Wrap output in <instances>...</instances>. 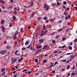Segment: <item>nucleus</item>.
<instances>
[{"label": "nucleus", "instance_id": "obj_25", "mask_svg": "<svg viewBox=\"0 0 77 77\" xmlns=\"http://www.w3.org/2000/svg\"><path fill=\"white\" fill-rule=\"evenodd\" d=\"M75 57L73 55H72L71 57H70V58H74Z\"/></svg>", "mask_w": 77, "mask_h": 77}, {"label": "nucleus", "instance_id": "obj_40", "mask_svg": "<svg viewBox=\"0 0 77 77\" xmlns=\"http://www.w3.org/2000/svg\"><path fill=\"white\" fill-rule=\"evenodd\" d=\"M66 3H67V2H66V1H64V2H63V4L64 5H66Z\"/></svg>", "mask_w": 77, "mask_h": 77}, {"label": "nucleus", "instance_id": "obj_9", "mask_svg": "<svg viewBox=\"0 0 77 77\" xmlns=\"http://www.w3.org/2000/svg\"><path fill=\"white\" fill-rule=\"evenodd\" d=\"M47 59H45L43 60V63H47Z\"/></svg>", "mask_w": 77, "mask_h": 77}, {"label": "nucleus", "instance_id": "obj_10", "mask_svg": "<svg viewBox=\"0 0 77 77\" xmlns=\"http://www.w3.org/2000/svg\"><path fill=\"white\" fill-rule=\"evenodd\" d=\"M48 47V45H46L42 48V49H46Z\"/></svg>", "mask_w": 77, "mask_h": 77}, {"label": "nucleus", "instance_id": "obj_48", "mask_svg": "<svg viewBox=\"0 0 77 77\" xmlns=\"http://www.w3.org/2000/svg\"><path fill=\"white\" fill-rule=\"evenodd\" d=\"M31 12V10H28V13H30Z\"/></svg>", "mask_w": 77, "mask_h": 77}, {"label": "nucleus", "instance_id": "obj_29", "mask_svg": "<svg viewBox=\"0 0 77 77\" xmlns=\"http://www.w3.org/2000/svg\"><path fill=\"white\" fill-rule=\"evenodd\" d=\"M17 33H18V31H17L16 32H15V33L14 35L13 36H16L17 35Z\"/></svg>", "mask_w": 77, "mask_h": 77}, {"label": "nucleus", "instance_id": "obj_63", "mask_svg": "<svg viewBox=\"0 0 77 77\" xmlns=\"http://www.w3.org/2000/svg\"><path fill=\"white\" fill-rule=\"evenodd\" d=\"M74 41L75 42H77V38L75 39Z\"/></svg>", "mask_w": 77, "mask_h": 77}, {"label": "nucleus", "instance_id": "obj_42", "mask_svg": "<svg viewBox=\"0 0 77 77\" xmlns=\"http://www.w3.org/2000/svg\"><path fill=\"white\" fill-rule=\"evenodd\" d=\"M17 8L16 7H15L14 8V11H17Z\"/></svg>", "mask_w": 77, "mask_h": 77}, {"label": "nucleus", "instance_id": "obj_23", "mask_svg": "<svg viewBox=\"0 0 77 77\" xmlns=\"http://www.w3.org/2000/svg\"><path fill=\"white\" fill-rule=\"evenodd\" d=\"M14 14H15V15H17V11H14Z\"/></svg>", "mask_w": 77, "mask_h": 77}, {"label": "nucleus", "instance_id": "obj_53", "mask_svg": "<svg viewBox=\"0 0 77 77\" xmlns=\"http://www.w3.org/2000/svg\"><path fill=\"white\" fill-rule=\"evenodd\" d=\"M55 40H53L52 41V42L53 43H55Z\"/></svg>", "mask_w": 77, "mask_h": 77}, {"label": "nucleus", "instance_id": "obj_5", "mask_svg": "<svg viewBox=\"0 0 77 77\" xmlns=\"http://www.w3.org/2000/svg\"><path fill=\"white\" fill-rule=\"evenodd\" d=\"M33 39H36V33H35L34 35H33Z\"/></svg>", "mask_w": 77, "mask_h": 77}, {"label": "nucleus", "instance_id": "obj_15", "mask_svg": "<svg viewBox=\"0 0 77 77\" xmlns=\"http://www.w3.org/2000/svg\"><path fill=\"white\" fill-rule=\"evenodd\" d=\"M6 48L8 49H9L10 48H11V47H10V46H9V45H8L6 46Z\"/></svg>", "mask_w": 77, "mask_h": 77}, {"label": "nucleus", "instance_id": "obj_46", "mask_svg": "<svg viewBox=\"0 0 77 77\" xmlns=\"http://www.w3.org/2000/svg\"><path fill=\"white\" fill-rule=\"evenodd\" d=\"M66 62V59L62 61V62H63V63L65 62Z\"/></svg>", "mask_w": 77, "mask_h": 77}, {"label": "nucleus", "instance_id": "obj_8", "mask_svg": "<svg viewBox=\"0 0 77 77\" xmlns=\"http://www.w3.org/2000/svg\"><path fill=\"white\" fill-rule=\"evenodd\" d=\"M44 41V40L43 39H40L39 41V42L41 43L42 42H43Z\"/></svg>", "mask_w": 77, "mask_h": 77}, {"label": "nucleus", "instance_id": "obj_20", "mask_svg": "<svg viewBox=\"0 0 77 77\" xmlns=\"http://www.w3.org/2000/svg\"><path fill=\"white\" fill-rule=\"evenodd\" d=\"M9 27H12V23L11 22H10L9 23Z\"/></svg>", "mask_w": 77, "mask_h": 77}, {"label": "nucleus", "instance_id": "obj_36", "mask_svg": "<svg viewBox=\"0 0 77 77\" xmlns=\"http://www.w3.org/2000/svg\"><path fill=\"white\" fill-rule=\"evenodd\" d=\"M44 32L43 33H41V36H43L44 35Z\"/></svg>", "mask_w": 77, "mask_h": 77}, {"label": "nucleus", "instance_id": "obj_43", "mask_svg": "<svg viewBox=\"0 0 77 77\" xmlns=\"http://www.w3.org/2000/svg\"><path fill=\"white\" fill-rule=\"evenodd\" d=\"M3 12H4V13H7V12H8V11L6 10H4Z\"/></svg>", "mask_w": 77, "mask_h": 77}, {"label": "nucleus", "instance_id": "obj_2", "mask_svg": "<svg viewBox=\"0 0 77 77\" xmlns=\"http://www.w3.org/2000/svg\"><path fill=\"white\" fill-rule=\"evenodd\" d=\"M49 6L48 5H47L45 3L44 4V8H46L45 10L46 11H48L49 9Z\"/></svg>", "mask_w": 77, "mask_h": 77}, {"label": "nucleus", "instance_id": "obj_51", "mask_svg": "<svg viewBox=\"0 0 77 77\" xmlns=\"http://www.w3.org/2000/svg\"><path fill=\"white\" fill-rule=\"evenodd\" d=\"M48 31L47 30L45 31L44 32V33L45 34V33H47V32Z\"/></svg>", "mask_w": 77, "mask_h": 77}, {"label": "nucleus", "instance_id": "obj_30", "mask_svg": "<svg viewBox=\"0 0 77 77\" xmlns=\"http://www.w3.org/2000/svg\"><path fill=\"white\" fill-rule=\"evenodd\" d=\"M17 36H14L13 38V39H17Z\"/></svg>", "mask_w": 77, "mask_h": 77}, {"label": "nucleus", "instance_id": "obj_35", "mask_svg": "<svg viewBox=\"0 0 77 77\" xmlns=\"http://www.w3.org/2000/svg\"><path fill=\"white\" fill-rule=\"evenodd\" d=\"M43 19L44 20H47V17L46 16H45L44 17Z\"/></svg>", "mask_w": 77, "mask_h": 77}, {"label": "nucleus", "instance_id": "obj_31", "mask_svg": "<svg viewBox=\"0 0 77 77\" xmlns=\"http://www.w3.org/2000/svg\"><path fill=\"white\" fill-rule=\"evenodd\" d=\"M20 66H24V63H23L22 64H20Z\"/></svg>", "mask_w": 77, "mask_h": 77}, {"label": "nucleus", "instance_id": "obj_34", "mask_svg": "<svg viewBox=\"0 0 77 77\" xmlns=\"http://www.w3.org/2000/svg\"><path fill=\"white\" fill-rule=\"evenodd\" d=\"M55 33V32H54L52 34H51L50 35L51 36H51H53V35H54V33Z\"/></svg>", "mask_w": 77, "mask_h": 77}, {"label": "nucleus", "instance_id": "obj_62", "mask_svg": "<svg viewBox=\"0 0 77 77\" xmlns=\"http://www.w3.org/2000/svg\"><path fill=\"white\" fill-rule=\"evenodd\" d=\"M68 19V17L67 16H66V17H65V19L67 20Z\"/></svg>", "mask_w": 77, "mask_h": 77}, {"label": "nucleus", "instance_id": "obj_18", "mask_svg": "<svg viewBox=\"0 0 77 77\" xmlns=\"http://www.w3.org/2000/svg\"><path fill=\"white\" fill-rule=\"evenodd\" d=\"M5 73H6L5 72H4L2 74V76H4L5 75Z\"/></svg>", "mask_w": 77, "mask_h": 77}, {"label": "nucleus", "instance_id": "obj_14", "mask_svg": "<svg viewBox=\"0 0 77 77\" xmlns=\"http://www.w3.org/2000/svg\"><path fill=\"white\" fill-rule=\"evenodd\" d=\"M5 70H6V69H5V68H2V69H1V72H4V71H5Z\"/></svg>", "mask_w": 77, "mask_h": 77}, {"label": "nucleus", "instance_id": "obj_47", "mask_svg": "<svg viewBox=\"0 0 77 77\" xmlns=\"http://www.w3.org/2000/svg\"><path fill=\"white\" fill-rule=\"evenodd\" d=\"M2 9H5V6H2Z\"/></svg>", "mask_w": 77, "mask_h": 77}, {"label": "nucleus", "instance_id": "obj_57", "mask_svg": "<svg viewBox=\"0 0 77 77\" xmlns=\"http://www.w3.org/2000/svg\"><path fill=\"white\" fill-rule=\"evenodd\" d=\"M55 5L54 3H52V6L53 7H54V6Z\"/></svg>", "mask_w": 77, "mask_h": 77}, {"label": "nucleus", "instance_id": "obj_24", "mask_svg": "<svg viewBox=\"0 0 77 77\" xmlns=\"http://www.w3.org/2000/svg\"><path fill=\"white\" fill-rule=\"evenodd\" d=\"M53 65H54V64H52V65H50V66H49L48 67V69L51 68L52 66H53Z\"/></svg>", "mask_w": 77, "mask_h": 77}, {"label": "nucleus", "instance_id": "obj_54", "mask_svg": "<svg viewBox=\"0 0 77 77\" xmlns=\"http://www.w3.org/2000/svg\"><path fill=\"white\" fill-rule=\"evenodd\" d=\"M69 28H68V29H67V30H66V33H67L68 32V31H69Z\"/></svg>", "mask_w": 77, "mask_h": 77}, {"label": "nucleus", "instance_id": "obj_38", "mask_svg": "<svg viewBox=\"0 0 77 77\" xmlns=\"http://www.w3.org/2000/svg\"><path fill=\"white\" fill-rule=\"evenodd\" d=\"M0 1L1 3H4V1L3 0H0Z\"/></svg>", "mask_w": 77, "mask_h": 77}, {"label": "nucleus", "instance_id": "obj_22", "mask_svg": "<svg viewBox=\"0 0 77 77\" xmlns=\"http://www.w3.org/2000/svg\"><path fill=\"white\" fill-rule=\"evenodd\" d=\"M13 20H14L15 21V20H16V17H15V16H13Z\"/></svg>", "mask_w": 77, "mask_h": 77}, {"label": "nucleus", "instance_id": "obj_32", "mask_svg": "<svg viewBox=\"0 0 77 77\" xmlns=\"http://www.w3.org/2000/svg\"><path fill=\"white\" fill-rule=\"evenodd\" d=\"M63 30V29L62 28L59 29H58V32H61V31H62Z\"/></svg>", "mask_w": 77, "mask_h": 77}, {"label": "nucleus", "instance_id": "obj_26", "mask_svg": "<svg viewBox=\"0 0 77 77\" xmlns=\"http://www.w3.org/2000/svg\"><path fill=\"white\" fill-rule=\"evenodd\" d=\"M33 5V1H32L31 2V5L32 6Z\"/></svg>", "mask_w": 77, "mask_h": 77}, {"label": "nucleus", "instance_id": "obj_64", "mask_svg": "<svg viewBox=\"0 0 77 77\" xmlns=\"http://www.w3.org/2000/svg\"><path fill=\"white\" fill-rule=\"evenodd\" d=\"M74 8L75 9H76L77 10V7H74Z\"/></svg>", "mask_w": 77, "mask_h": 77}, {"label": "nucleus", "instance_id": "obj_52", "mask_svg": "<svg viewBox=\"0 0 77 77\" xmlns=\"http://www.w3.org/2000/svg\"><path fill=\"white\" fill-rule=\"evenodd\" d=\"M35 62L36 63H38V60H37V59H35Z\"/></svg>", "mask_w": 77, "mask_h": 77}, {"label": "nucleus", "instance_id": "obj_28", "mask_svg": "<svg viewBox=\"0 0 77 77\" xmlns=\"http://www.w3.org/2000/svg\"><path fill=\"white\" fill-rule=\"evenodd\" d=\"M70 65H68L67 67V70H69V68H70Z\"/></svg>", "mask_w": 77, "mask_h": 77}, {"label": "nucleus", "instance_id": "obj_33", "mask_svg": "<svg viewBox=\"0 0 77 77\" xmlns=\"http://www.w3.org/2000/svg\"><path fill=\"white\" fill-rule=\"evenodd\" d=\"M58 63V62L57 61L56 62H55V63L54 65V66H55L56 64H57Z\"/></svg>", "mask_w": 77, "mask_h": 77}, {"label": "nucleus", "instance_id": "obj_7", "mask_svg": "<svg viewBox=\"0 0 77 77\" xmlns=\"http://www.w3.org/2000/svg\"><path fill=\"white\" fill-rule=\"evenodd\" d=\"M36 47L38 49H39L40 48H42V46L41 45L39 46L37 45Z\"/></svg>", "mask_w": 77, "mask_h": 77}, {"label": "nucleus", "instance_id": "obj_1", "mask_svg": "<svg viewBox=\"0 0 77 77\" xmlns=\"http://www.w3.org/2000/svg\"><path fill=\"white\" fill-rule=\"evenodd\" d=\"M7 51L6 50H2L0 51V54H2V55H4L6 53Z\"/></svg>", "mask_w": 77, "mask_h": 77}, {"label": "nucleus", "instance_id": "obj_6", "mask_svg": "<svg viewBox=\"0 0 77 77\" xmlns=\"http://www.w3.org/2000/svg\"><path fill=\"white\" fill-rule=\"evenodd\" d=\"M29 41H26V42L25 43V45H29Z\"/></svg>", "mask_w": 77, "mask_h": 77}, {"label": "nucleus", "instance_id": "obj_60", "mask_svg": "<svg viewBox=\"0 0 77 77\" xmlns=\"http://www.w3.org/2000/svg\"><path fill=\"white\" fill-rule=\"evenodd\" d=\"M45 28H46L45 26V25L44 26L43 28V29L44 30H45Z\"/></svg>", "mask_w": 77, "mask_h": 77}, {"label": "nucleus", "instance_id": "obj_3", "mask_svg": "<svg viewBox=\"0 0 77 77\" xmlns=\"http://www.w3.org/2000/svg\"><path fill=\"white\" fill-rule=\"evenodd\" d=\"M11 63L12 64H13L15 62H16V61H17V60L15 59V58H14V57H12L11 58Z\"/></svg>", "mask_w": 77, "mask_h": 77}, {"label": "nucleus", "instance_id": "obj_55", "mask_svg": "<svg viewBox=\"0 0 77 77\" xmlns=\"http://www.w3.org/2000/svg\"><path fill=\"white\" fill-rule=\"evenodd\" d=\"M51 73H53V74H54L55 73V71L54 70H53V71H52V72H51Z\"/></svg>", "mask_w": 77, "mask_h": 77}, {"label": "nucleus", "instance_id": "obj_4", "mask_svg": "<svg viewBox=\"0 0 77 77\" xmlns=\"http://www.w3.org/2000/svg\"><path fill=\"white\" fill-rule=\"evenodd\" d=\"M1 28H2V31L3 32H5V28L4 27V26H2Z\"/></svg>", "mask_w": 77, "mask_h": 77}, {"label": "nucleus", "instance_id": "obj_61", "mask_svg": "<svg viewBox=\"0 0 77 77\" xmlns=\"http://www.w3.org/2000/svg\"><path fill=\"white\" fill-rule=\"evenodd\" d=\"M63 8L64 9H65L66 8V7L64 5L63 7Z\"/></svg>", "mask_w": 77, "mask_h": 77}, {"label": "nucleus", "instance_id": "obj_50", "mask_svg": "<svg viewBox=\"0 0 77 77\" xmlns=\"http://www.w3.org/2000/svg\"><path fill=\"white\" fill-rule=\"evenodd\" d=\"M62 22V20H60L59 21V23H61Z\"/></svg>", "mask_w": 77, "mask_h": 77}, {"label": "nucleus", "instance_id": "obj_19", "mask_svg": "<svg viewBox=\"0 0 77 77\" xmlns=\"http://www.w3.org/2000/svg\"><path fill=\"white\" fill-rule=\"evenodd\" d=\"M23 60V58H21L20 59V62H21Z\"/></svg>", "mask_w": 77, "mask_h": 77}, {"label": "nucleus", "instance_id": "obj_17", "mask_svg": "<svg viewBox=\"0 0 77 77\" xmlns=\"http://www.w3.org/2000/svg\"><path fill=\"white\" fill-rule=\"evenodd\" d=\"M34 14H35V13L34 12H33L31 14V17H33L34 16Z\"/></svg>", "mask_w": 77, "mask_h": 77}, {"label": "nucleus", "instance_id": "obj_27", "mask_svg": "<svg viewBox=\"0 0 77 77\" xmlns=\"http://www.w3.org/2000/svg\"><path fill=\"white\" fill-rule=\"evenodd\" d=\"M68 47L69 50H72V48L70 46H68Z\"/></svg>", "mask_w": 77, "mask_h": 77}, {"label": "nucleus", "instance_id": "obj_59", "mask_svg": "<svg viewBox=\"0 0 77 77\" xmlns=\"http://www.w3.org/2000/svg\"><path fill=\"white\" fill-rule=\"evenodd\" d=\"M46 23H48L49 22V21L48 20H46Z\"/></svg>", "mask_w": 77, "mask_h": 77}, {"label": "nucleus", "instance_id": "obj_21", "mask_svg": "<svg viewBox=\"0 0 77 77\" xmlns=\"http://www.w3.org/2000/svg\"><path fill=\"white\" fill-rule=\"evenodd\" d=\"M64 15H68V13L66 12H64Z\"/></svg>", "mask_w": 77, "mask_h": 77}, {"label": "nucleus", "instance_id": "obj_13", "mask_svg": "<svg viewBox=\"0 0 77 77\" xmlns=\"http://www.w3.org/2000/svg\"><path fill=\"white\" fill-rule=\"evenodd\" d=\"M20 32L21 33H23V29L22 28H20Z\"/></svg>", "mask_w": 77, "mask_h": 77}, {"label": "nucleus", "instance_id": "obj_45", "mask_svg": "<svg viewBox=\"0 0 77 77\" xmlns=\"http://www.w3.org/2000/svg\"><path fill=\"white\" fill-rule=\"evenodd\" d=\"M74 72H73V73L71 74V75L73 76H74L75 75V73H74Z\"/></svg>", "mask_w": 77, "mask_h": 77}, {"label": "nucleus", "instance_id": "obj_49", "mask_svg": "<svg viewBox=\"0 0 77 77\" xmlns=\"http://www.w3.org/2000/svg\"><path fill=\"white\" fill-rule=\"evenodd\" d=\"M26 49V48H24V47H23V48H22V50H25V49Z\"/></svg>", "mask_w": 77, "mask_h": 77}, {"label": "nucleus", "instance_id": "obj_12", "mask_svg": "<svg viewBox=\"0 0 77 77\" xmlns=\"http://www.w3.org/2000/svg\"><path fill=\"white\" fill-rule=\"evenodd\" d=\"M38 54V52L37 50L36 51H35V56L37 55V54Z\"/></svg>", "mask_w": 77, "mask_h": 77}, {"label": "nucleus", "instance_id": "obj_56", "mask_svg": "<svg viewBox=\"0 0 77 77\" xmlns=\"http://www.w3.org/2000/svg\"><path fill=\"white\" fill-rule=\"evenodd\" d=\"M65 47H66V45H63V46H62V48H65Z\"/></svg>", "mask_w": 77, "mask_h": 77}, {"label": "nucleus", "instance_id": "obj_37", "mask_svg": "<svg viewBox=\"0 0 77 77\" xmlns=\"http://www.w3.org/2000/svg\"><path fill=\"white\" fill-rule=\"evenodd\" d=\"M58 52V51H57L56 50L54 52V53L55 54L56 53H57Z\"/></svg>", "mask_w": 77, "mask_h": 77}, {"label": "nucleus", "instance_id": "obj_39", "mask_svg": "<svg viewBox=\"0 0 77 77\" xmlns=\"http://www.w3.org/2000/svg\"><path fill=\"white\" fill-rule=\"evenodd\" d=\"M66 38H62V41H64L65 39H66Z\"/></svg>", "mask_w": 77, "mask_h": 77}, {"label": "nucleus", "instance_id": "obj_16", "mask_svg": "<svg viewBox=\"0 0 77 77\" xmlns=\"http://www.w3.org/2000/svg\"><path fill=\"white\" fill-rule=\"evenodd\" d=\"M30 49H31V50H32V51H34L35 50L32 47H30Z\"/></svg>", "mask_w": 77, "mask_h": 77}, {"label": "nucleus", "instance_id": "obj_44", "mask_svg": "<svg viewBox=\"0 0 77 77\" xmlns=\"http://www.w3.org/2000/svg\"><path fill=\"white\" fill-rule=\"evenodd\" d=\"M41 19V17H37V19L38 20H40Z\"/></svg>", "mask_w": 77, "mask_h": 77}, {"label": "nucleus", "instance_id": "obj_58", "mask_svg": "<svg viewBox=\"0 0 77 77\" xmlns=\"http://www.w3.org/2000/svg\"><path fill=\"white\" fill-rule=\"evenodd\" d=\"M17 53H18V51H16V52H15V55H17Z\"/></svg>", "mask_w": 77, "mask_h": 77}, {"label": "nucleus", "instance_id": "obj_41", "mask_svg": "<svg viewBox=\"0 0 77 77\" xmlns=\"http://www.w3.org/2000/svg\"><path fill=\"white\" fill-rule=\"evenodd\" d=\"M57 5L58 6H60V4L59 2H57Z\"/></svg>", "mask_w": 77, "mask_h": 77}, {"label": "nucleus", "instance_id": "obj_11", "mask_svg": "<svg viewBox=\"0 0 77 77\" xmlns=\"http://www.w3.org/2000/svg\"><path fill=\"white\" fill-rule=\"evenodd\" d=\"M4 23H5V20H2L1 21V24H4Z\"/></svg>", "mask_w": 77, "mask_h": 77}]
</instances>
